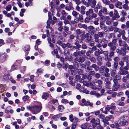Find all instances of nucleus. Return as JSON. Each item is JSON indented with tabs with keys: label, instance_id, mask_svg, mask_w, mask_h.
Here are the masks:
<instances>
[{
	"label": "nucleus",
	"instance_id": "nucleus-1",
	"mask_svg": "<svg viewBox=\"0 0 129 129\" xmlns=\"http://www.w3.org/2000/svg\"><path fill=\"white\" fill-rule=\"evenodd\" d=\"M42 108L41 106L35 105L32 107L31 112L34 114H35L40 112Z\"/></svg>",
	"mask_w": 129,
	"mask_h": 129
},
{
	"label": "nucleus",
	"instance_id": "nucleus-2",
	"mask_svg": "<svg viewBox=\"0 0 129 129\" xmlns=\"http://www.w3.org/2000/svg\"><path fill=\"white\" fill-rule=\"evenodd\" d=\"M109 47L110 50V51L109 52V56L110 57H111L114 55V51L116 49V46H112L111 45H109Z\"/></svg>",
	"mask_w": 129,
	"mask_h": 129
},
{
	"label": "nucleus",
	"instance_id": "nucleus-3",
	"mask_svg": "<svg viewBox=\"0 0 129 129\" xmlns=\"http://www.w3.org/2000/svg\"><path fill=\"white\" fill-rule=\"evenodd\" d=\"M91 122L92 123V126L94 128L97 125H100V120L99 118L95 119V118H93L91 120Z\"/></svg>",
	"mask_w": 129,
	"mask_h": 129
},
{
	"label": "nucleus",
	"instance_id": "nucleus-4",
	"mask_svg": "<svg viewBox=\"0 0 129 129\" xmlns=\"http://www.w3.org/2000/svg\"><path fill=\"white\" fill-rule=\"evenodd\" d=\"M86 51L85 50H82L81 51H76L73 53V55L77 57L78 56H81L85 53Z\"/></svg>",
	"mask_w": 129,
	"mask_h": 129
},
{
	"label": "nucleus",
	"instance_id": "nucleus-5",
	"mask_svg": "<svg viewBox=\"0 0 129 129\" xmlns=\"http://www.w3.org/2000/svg\"><path fill=\"white\" fill-rule=\"evenodd\" d=\"M88 4L87 6L88 7L90 5L92 8H94L95 7L96 2V0H88Z\"/></svg>",
	"mask_w": 129,
	"mask_h": 129
},
{
	"label": "nucleus",
	"instance_id": "nucleus-6",
	"mask_svg": "<svg viewBox=\"0 0 129 129\" xmlns=\"http://www.w3.org/2000/svg\"><path fill=\"white\" fill-rule=\"evenodd\" d=\"M119 71L118 72V73L121 75H125L128 73V72L123 69V68H120Z\"/></svg>",
	"mask_w": 129,
	"mask_h": 129
},
{
	"label": "nucleus",
	"instance_id": "nucleus-7",
	"mask_svg": "<svg viewBox=\"0 0 129 129\" xmlns=\"http://www.w3.org/2000/svg\"><path fill=\"white\" fill-rule=\"evenodd\" d=\"M119 45L120 46L126 47L127 45L126 43L124 41L119 40L118 41Z\"/></svg>",
	"mask_w": 129,
	"mask_h": 129
},
{
	"label": "nucleus",
	"instance_id": "nucleus-8",
	"mask_svg": "<svg viewBox=\"0 0 129 129\" xmlns=\"http://www.w3.org/2000/svg\"><path fill=\"white\" fill-rule=\"evenodd\" d=\"M119 124L121 126H125L128 125V122L127 121H121L119 120L118 121Z\"/></svg>",
	"mask_w": 129,
	"mask_h": 129
},
{
	"label": "nucleus",
	"instance_id": "nucleus-9",
	"mask_svg": "<svg viewBox=\"0 0 129 129\" xmlns=\"http://www.w3.org/2000/svg\"><path fill=\"white\" fill-rule=\"evenodd\" d=\"M93 38L94 39V42L98 43H99V37L97 34H95L93 36Z\"/></svg>",
	"mask_w": 129,
	"mask_h": 129
},
{
	"label": "nucleus",
	"instance_id": "nucleus-10",
	"mask_svg": "<svg viewBox=\"0 0 129 129\" xmlns=\"http://www.w3.org/2000/svg\"><path fill=\"white\" fill-rule=\"evenodd\" d=\"M75 60L79 62H84L85 60V58L82 56L80 57L79 58H76Z\"/></svg>",
	"mask_w": 129,
	"mask_h": 129
},
{
	"label": "nucleus",
	"instance_id": "nucleus-11",
	"mask_svg": "<svg viewBox=\"0 0 129 129\" xmlns=\"http://www.w3.org/2000/svg\"><path fill=\"white\" fill-rule=\"evenodd\" d=\"M106 87L108 89H110L111 88V83L110 81H106L105 84Z\"/></svg>",
	"mask_w": 129,
	"mask_h": 129
},
{
	"label": "nucleus",
	"instance_id": "nucleus-12",
	"mask_svg": "<svg viewBox=\"0 0 129 129\" xmlns=\"http://www.w3.org/2000/svg\"><path fill=\"white\" fill-rule=\"evenodd\" d=\"M126 49L125 48H122L121 49V54L123 56L125 55L126 53Z\"/></svg>",
	"mask_w": 129,
	"mask_h": 129
},
{
	"label": "nucleus",
	"instance_id": "nucleus-13",
	"mask_svg": "<svg viewBox=\"0 0 129 129\" xmlns=\"http://www.w3.org/2000/svg\"><path fill=\"white\" fill-rule=\"evenodd\" d=\"M63 55L65 56H67L70 54L69 49L66 48L64 49L63 52Z\"/></svg>",
	"mask_w": 129,
	"mask_h": 129
},
{
	"label": "nucleus",
	"instance_id": "nucleus-14",
	"mask_svg": "<svg viewBox=\"0 0 129 129\" xmlns=\"http://www.w3.org/2000/svg\"><path fill=\"white\" fill-rule=\"evenodd\" d=\"M117 38H116L113 39L112 41V42H110L108 44V46H109V45H112V46H115V45H113V44H115L117 42Z\"/></svg>",
	"mask_w": 129,
	"mask_h": 129
},
{
	"label": "nucleus",
	"instance_id": "nucleus-15",
	"mask_svg": "<svg viewBox=\"0 0 129 129\" xmlns=\"http://www.w3.org/2000/svg\"><path fill=\"white\" fill-rule=\"evenodd\" d=\"M119 87V85L118 84H113L112 86V90L113 91H116L118 89Z\"/></svg>",
	"mask_w": 129,
	"mask_h": 129
},
{
	"label": "nucleus",
	"instance_id": "nucleus-16",
	"mask_svg": "<svg viewBox=\"0 0 129 129\" xmlns=\"http://www.w3.org/2000/svg\"><path fill=\"white\" fill-rule=\"evenodd\" d=\"M128 119V117L127 116L125 115H123L121 117L119 120L121 121H127Z\"/></svg>",
	"mask_w": 129,
	"mask_h": 129
},
{
	"label": "nucleus",
	"instance_id": "nucleus-17",
	"mask_svg": "<svg viewBox=\"0 0 129 129\" xmlns=\"http://www.w3.org/2000/svg\"><path fill=\"white\" fill-rule=\"evenodd\" d=\"M97 34L100 38H102L104 37V35L105 34V33L104 31H102L99 32Z\"/></svg>",
	"mask_w": 129,
	"mask_h": 129
},
{
	"label": "nucleus",
	"instance_id": "nucleus-18",
	"mask_svg": "<svg viewBox=\"0 0 129 129\" xmlns=\"http://www.w3.org/2000/svg\"><path fill=\"white\" fill-rule=\"evenodd\" d=\"M78 26L79 28H83L84 29H86L87 27V25L84 24H82L81 23H79L78 24Z\"/></svg>",
	"mask_w": 129,
	"mask_h": 129
},
{
	"label": "nucleus",
	"instance_id": "nucleus-19",
	"mask_svg": "<svg viewBox=\"0 0 129 129\" xmlns=\"http://www.w3.org/2000/svg\"><path fill=\"white\" fill-rule=\"evenodd\" d=\"M93 13V10L90 9L88 10V11L86 12V14L87 16L89 15L90 14H92Z\"/></svg>",
	"mask_w": 129,
	"mask_h": 129
},
{
	"label": "nucleus",
	"instance_id": "nucleus-20",
	"mask_svg": "<svg viewBox=\"0 0 129 129\" xmlns=\"http://www.w3.org/2000/svg\"><path fill=\"white\" fill-rule=\"evenodd\" d=\"M91 68H93L96 71H98L99 70V67L95 64H93L91 66Z\"/></svg>",
	"mask_w": 129,
	"mask_h": 129
},
{
	"label": "nucleus",
	"instance_id": "nucleus-21",
	"mask_svg": "<svg viewBox=\"0 0 129 129\" xmlns=\"http://www.w3.org/2000/svg\"><path fill=\"white\" fill-rule=\"evenodd\" d=\"M91 88L93 89L96 90V89H100L102 88V86L100 85H98L96 86H93Z\"/></svg>",
	"mask_w": 129,
	"mask_h": 129
},
{
	"label": "nucleus",
	"instance_id": "nucleus-22",
	"mask_svg": "<svg viewBox=\"0 0 129 129\" xmlns=\"http://www.w3.org/2000/svg\"><path fill=\"white\" fill-rule=\"evenodd\" d=\"M101 11H102V12L104 14H107V8L105 7L102 8L100 10Z\"/></svg>",
	"mask_w": 129,
	"mask_h": 129
},
{
	"label": "nucleus",
	"instance_id": "nucleus-23",
	"mask_svg": "<svg viewBox=\"0 0 129 129\" xmlns=\"http://www.w3.org/2000/svg\"><path fill=\"white\" fill-rule=\"evenodd\" d=\"M114 14L117 18H118L120 17V16L116 10L114 9Z\"/></svg>",
	"mask_w": 129,
	"mask_h": 129
},
{
	"label": "nucleus",
	"instance_id": "nucleus-24",
	"mask_svg": "<svg viewBox=\"0 0 129 129\" xmlns=\"http://www.w3.org/2000/svg\"><path fill=\"white\" fill-rule=\"evenodd\" d=\"M93 105V104L92 103H90L89 102L87 101L85 102V103L84 104V105L85 106H88V105H89L90 106H91L92 107V105Z\"/></svg>",
	"mask_w": 129,
	"mask_h": 129
},
{
	"label": "nucleus",
	"instance_id": "nucleus-25",
	"mask_svg": "<svg viewBox=\"0 0 129 129\" xmlns=\"http://www.w3.org/2000/svg\"><path fill=\"white\" fill-rule=\"evenodd\" d=\"M123 60L125 61L129 60V56L126 55L122 58Z\"/></svg>",
	"mask_w": 129,
	"mask_h": 129
},
{
	"label": "nucleus",
	"instance_id": "nucleus-26",
	"mask_svg": "<svg viewBox=\"0 0 129 129\" xmlns=\"http://www.w3.org/2000/svg\"><path fill=\"white\" fill-rule=\"evenodd\" d=\"M114 33L117 32H118L119 33H121V30L117 27H114Z\"/></svg>",
	"mask_w": 129,
	"mask_h": 129
},
{
	"label": "nucleus",
	"instance_id": "nucleus-27",
	"mask_svg": "<svg viewBox=\"0 0 129 129\" xmlns=\"http://www.w3.org/2000/svg\"><path fill=\"white\" fill-rule=\"evenodd\" d=\"M99 21V18H95L93 22L94 24L96 25H98L99 24L98 22Z\"/></svg>",
	"mask_w": 129,
	"mask_h": 129
},
{
	"label": "nucleus",
	"instance_id": "nucleus-28",
	"mask_svg": "<svg viewBox=\"0 0 129 129\" xmlns=\"http://www.w3.org/2000/svg\"><path fill=\"white\" fill-rule=\"evenodd\" d=\"M48 93H45L42 96V98L43 99L46 100L48 96Z\"/></svg>",
	"mask_w": 129,
	"mask_h": 129
},
{
	"label": "nucleus",
	"instance_id": "nucleus-29",
	"mask_svg": "<svg viewBox=\"0 0 129 129\" xmlns=\"http://www.w3.org/2000/svg\"><path fill=\"white\" fill-rule=\"evenodd\" d=\"M122 5V3L121 2L118 1L115 4V6L116 7H118V6H121Z\"/></svg>",
	"mask_w": 129,
	"mask_h": 129
},
{
	"label": "nucleus",
	"instance_id": "nucleus-30",
	"mask_svg": "<svg viewBox=\"0 0 129 129\" xmlns=\"http://www.w3.org/2000/svg\"><path fill=\"white\" fill-rule=\"evenodd\" d=\"M116 73V70H112L110 73L111 76L112 77H114Z\"/></svg>",
	"mask_w": 129,
	"mask_h": 129
},
{
	"label": "nucleus",
	"instance_id": "nucleus-31",
	"mask_svg": "<svg viewBox=\"0 0 129 129\" xmlns=\"http://www.w3.org/2000/svg\"><path fill=\"white\" fill-rule=\"evenodd\" d=\"M115 105V103H112L110 105V109L113 110L115 109L116 108V106Z\"/></svg>",
	"mask_w": 129,
	"mask_h": 129
},
{
	"label": "nucleus",
	"instance_id": "nucleus-32",
	"mask_svg": "<svg viewBox=\"0 0 129 129\" xmlns=\"http://www.w3.org/2000/svg\"><path fill=\"white\" fill-rule=\"evenodd\" d=\"M12 8V6L11 5H9L6 7L5 9L7 11H10Z\"/></svg>",
	"mask_w": 129,
	"mask_h": 129
},
{
	"label": "nucleus",
	"instance_id": "nucleus-33",
	"mask_svg": "<svg viewBox=\"0 0 129 129\" xmlns=\"http://www.w3.org/2000/svg\"><path fill=\"white\" fill-rule=\"evenodd\" d=\"M92 46V47L91 48H89V50H90L93 53V51H95L97 50V48L96 46Z\"/></svg>",
	"mask_w": 129,
	"mask_h": 129
},
{
	"label": "nucleus",
	"instance_id": "nucleus-34",
	"mask_svg": "<svg viewBox=\"0 0 129 129\" xmlns=\"http://www.w3.org/2000/svg\"><path fill=\"white\" fill-rule=\"evenodd\" d=\"M7 56L6 55L2 54L1 56V58L2 59H3V61H5L6 60Z\"/></svg>",
	"mask_w": 129,
	"mask_h": 129
},
{
	"label": "nucleus",
	"instance_id": "nucleus-35",
	"mask_svg": "<svg viewBox=\"0 0 129 129\" xmlns=\"http://www.w3.org/2000/svg\"><path fill=\"white\" fill-rule=\"evenodd\" d=\"M74 9V8L72 6H66L65 7V9L68 11H70L71 10H73Z\"/></svg>",
	"mask_w": 129,
	"mask_h": 129
},
{
	"label": "nucleus",
	"instance_id": "nucleus-36",
	"mask_svg": "<svg viewBox=\"0 0 129 129\" xmlns=\"http://www.w3.org/2000/svg\"><path fill=\"white\" fill-rule=\"evenodd\" d=\"M121 75L119 74L118 73V74L115 76V77L118 80H121Z\"/></svg>",
	"mask_w": 129,
	"mask_h": 129
},
{
	"label": "nucleus",
	"instance_id": "nucleus-37",
	"mask_svg": "<svg viewBox=\"0 0 129 129\" xmlns=\"http://www.w3.org/2000/svg\"><path fill=\"white\" fill-rule=\"evenodd\" d=\"M92 40L91 37H90V38L86 39L85 41L87 43H88L89 42L91 41Z\"/></svg>",
	"mask_w": 129,
	"mask_h": 129
},
{
	"label": "nucleus",
	"instance_id": "nucleus-38",
	"mask_svg": "<svg viewBox=\"0 0 129 129\" xmlns=\"http://www.w3.org/2000/svg\"><path fill=\"white\" fill-rule=\"evenodd\" d=\"M58 110L60 112H62L64 109L63 106L62 105L59 106L58 107Z\"/></svg>",
	"mask_w": 129,
	"mask_h": 129
},
{
	"label": "nucleus",
	"instance_id": "nucleus-39",
	"mask_svg": "<svg viewBox=\"0 0 129 129\" xmlns=\"http://www.w3.org/2000/svg\"><path fill=\"white\" fill-rule=\"evenodd\" d=\"M92 69L90 66H88L85 69L86 71L87 72H88L90 70H92Z\"/></svg>",
	"mask_w": 129,
	"mask_h": 129
},
{
	"label": "nucleus",
	"instance_id": "nucleus-40",
	"mask_svg": "<svg viewBox=\"0 0 129 129\" xmlns=\"http://www.w3.org/2000/svg\"><path fill=\"white\" fill-rule=\"evenodd\" d=\"M87 44H88V45L89 46L92 47L94 45V42L92 40Z\"/></svg>",
	"mask_w": 129,
	"mask_h": 129
},
{
	"label": "nucleus",
	"instance_id": "nucleus-41",
	"mask_svg": "<svg viewBox=\"0 0 129 129\" xmlns=\"http://www.w3.org/2000/svg\"><path fill=\"white\" fill-rule=\"evenodd\" d=\"M92 52L91 50H90L89 49V50L86 52V55L87 56H89L91 53H92Z\"/></svg>",
	"mask_w": 129,
	"mask_h": 129
},
{
	"label": "nucleus",
	"instance_id": "nucleus-42",
	"mask_svg": "<svg viewBox=\"0 0 129 129\" xmlns=\"http://www.w3.org/2000/svg\"><path fill=\"white\" fill-rule=\"evenodd\" d=\"M87 124L85 123L82 125L81 126V127L82 129H86L87 128Z\"/></svg>",
	"mask_w": 129,
	"mask_h": 129
},
{
	"label": "nucleus",
	"instance_id": "nucleus-43",
	"mask_svg": "<svg viewBox=\"0 0 129 129\" xmlns=\"http://www.w3.org/2000/svg\"><path fill=\"white\" fill-rule=\"evenodd\" d=\"M77 72L79 75H82L83 74V72L82 70L79 69L77 70Z\"/></svg>",
	"mask_w": 129,
	"mask_h": 129
},
{
	"label": "nucleus",
	"instance_id": "nucleus-44",
	"mask_svg": "<svg viewBox=\"0 0 129 129\" xmlns=\"http://www.w3.org/2000/svg\"><path fill=\"white\" fill-rule=\"evenodd\" d=\"M118 65V62H114L113 64V68L114 69H116Z\"/></svg>",
	"mask_w": 129,
	"mask_h": 129
},
{
	"label": "nucleus",
	"instance_id": "nucleus-45",
	"mask_svg": "<svg viewBox=\"0 0 129 129\" xmlns=\"http://www.w3.org/2000/svg\"><path fill=\"white\" fill-rule=\"evenodd\" d=\"M29 98V96L27 95L24 96L23 98V100L24 101H25L26 100H28Z\"/></svg>",
	"mask_w": 129,
	"mask_h": 129
},
{
	"label": "nucleus",
	"instance_id": "nucleus-46",
	"mask_svg": "<svg viewBox=\"0 0 129 129\" xmlns=\"http://www.w3.org/2000/svg\"><path fill=\"white\" fill-rule=\"evenodd\" d=\"M17 67V66L14 64L12 66L11 70L12 71H13L16 69Z\"/></svg>",
	"mask_w": 129,
	"mask_h": 129
},
{
	"label": "nucleus",
	"instance_id": "nucleus-47",
	"mask_svg": "<svg viewBox=\"0 0 129 129\" xmlns=\"http://www.w3.org/2000/svg\"><path fill=\"white\" fill-rule=\"evenodd\" d=\"M51 53L52 54L54 55L55 54H58V51L57 49H55L54 51L51 52Z\"/></svg>",
	"mask_w": 129,
	"mask_h": 129
},
{
	"label": "nucleus",
	"instance_id": "nucleus-48",
	"mask_svg": "<svg viewBox=\"0 0 129 129\" xmlns=\"http://www.w3.org/2000/svg\"><path fill=\"white\" fill-rule=\"evenodd\" d=\"M99 41H100V42L101 43H102V41H103V42H104V43H107L108 42V41L104 39H99Z\"/></svg>",
	"mask_w": 129,
	"mask_h": 129
},
{
	"label": "nucleus",
	"instance_id": "nucleus-49",
	"mask_svg": "<svg viewBox=\"0 0 129 129\" xmlns=\"http://www.w3.org/2000/svg\"><path fill=\"white\" fill-rule=\"evenodd\" d=\"M95 83H98L99 84L98 85H100L102 84L103 83V82L101 80H99L96 81L95 82Z\"/></svg>",
	"mask_w": 129,
	"mask_h": 129
},
{
	"label": "nucleus",
	"instance_id": "nucleus-50",
	"mask_svg": "<svg viewBox=\"0 0 129 129\" xmlns=\"http://www.w3.org/2000/svg\"><path fill=\"white\" fill-rule=\"evenodd\" d=\"M61 102L62 103L66 104L68 103V101L67 99H63L61 101Z\"/></svg>",
	"mask_w": 129,
	"mask_h": 129
},
{
	"label": "nucleus",
	"instance_id": "nucleus-51",
	"mask_svg": "<svg viewBox=\"0 0 129 129\" xmlns=\"http://www.w3.org/2000/svg\"><path fill=\"white\" fill-rule=\"evenodd\" d=\"M25 49L26 51H28L30 49V46L28 45H26L25 46Z\"/></svg>",
	"mask_w": 129,
	"mask_h": 129
},
{
	"label": "nucleus",
	"instance_id": "nucleus-52",
	"mask_svg": "<svg viewBox=\"0 0 129 129\" xmlns=\"http://www.w3.org/2000/svg\"><path fill=\"white\" fill-rule=\"evenodd\" d=\"M95 7L98 9H101L102 8L101 4L100 3H98L96 6Z\"/></svg>",
	"mask_w": 129,
	"mask_h": 129
},
{
	"label": "nucleus",
	"instance_id": "nucleus-53",
	"mask_svg": "<svg viewBox=\"0 0 129 129\" xmlns=\"http://www.w3.org/2000/svg\"><path fill=\"white\" fill-rule=\"evenodd\" d=\"M106 65L108 67H110L111 66V63L109 61H108L106 62Z\"/></svg>",
	"mask_w": 129,
	"mask_h": 129
},
{
	"label": "nucleus",
	"instance_id": "nucleus-54",
	"mask_svg": "<svg viewBox=\"0 0 129 129\" xmlns=\"http://www.w3.org/2000/svg\"><path fill=\"white\" fill-rule=\"evenodd\" d=\"M114 27H113L111 25L109 26V31H112L114 29Z\"/></svg>",
	"mask_w": 129,
	"mask_h": 129
},
{
	"label": "nucleus",
	"instance_id": "nucleus-55",
	"mask_svg": "<svg viewBox=\"0 0 129 129\" xmlns=\"http://www.w3.org/2000/svg\"><path fill=\"white\" fill-rule=\"evenodd\" d=\"M76 33L77 36L80 35L81 33L80 29H77L76 31Z\"/></svg>",
	"mask_w": 129,
	"mask_h": 129
},
{
	"label": "nucleus",
	"instance_id": "nucleus-56",
	"mask_svg": "<svg viewBox=\"0 0 129 129\" xmlns=\"http://www.w3.org/2000/svg\"><path fill=\"white\" fill-rule=\"evenodd\" d=\"M122 80L124 82H126L127 81V79L126 76H123L122 78Z\"/></svg>",
	"mask_w": 129,
	"mask_h": 129
},
{
	"label": "nucleus",
	"instance_id": "nucleus-57",
	"mask_svg": "<svg viewBox=\"0 0 129 129\" xmlns=\"http://www.w3.org/2000/svg\"><path fill=\"white\" fill-rule=\"evenodd\" d=\"M119 65L121 66L120 68H121V67L123 68V66H124V62L123 61H120L119 62Z\"/></svg>",
	"mask_w": 129,
	"mask_h": 129
},
{
	"label": "nucleus",
	"instance_id": "nucleus-58",
	"mask_svg": "<svg viewBox=\"0 0 129 129\" xmlns=\"http://www.w3.org/2000/svg\"><path fill=\"white\" fill-rule=\"evenodd\" d=\"M61 13L62 15L67 16L68 15V13L65 12L64 10H63L62 11Z\"/></svg>",
	"mask_w": 129,
	"mask_h": 129
},
{
	"label": "nucleus",
	"instance_id": "nucleus-59",
	"mask_svg": "<svg viewBox=\"0 0 129 129\" xmlns=\"http://www.w3.org/2000/svg\"><path fill=\"white\" fill-rule=\"evenodd\" d=\"M35 76L33 75H31L30 76V80L32 82H34V78Z\"/></svg>",
	"mask_w": 129,
	"mask_h": 129
},
{
	"label": "nucleus",
	"instance_id": "nucleus-60",
	"mask_svg": "<svg viewBox=\"0 0 129 129\" xmlns=\"http://www.w3.org/2000/svg\"><path fill=\"white\" fill-rule=\"evenodd\" d=\"M77 124L76 123H73L72 124V126L71 128L72 129H75L77 125Z\"/></svg>",
	"mask_w": 129,
	"mask_h": 129
},
{
	"label": "nucleus",
	"instance_id": "nucleus-61",
	"mask_svg": "<svg viewBox=\"0 0 129 129\" xmlns=\"http://www.w3.org/2000/svg\"><path fill=\"white\" fill-rule=\"evenodd\" d=\"M42 70V69L41 68H40L37 70V73L38 75H39L41 73Z\"/></svg>",
	"mask_w": 129,
	"mask_h": 129
},
{
	"label": "nucleus",
	"instance_id": "nucleus-62",
	"mask_svg": "<svg viewBox=\"0 0 129 129\" xmlns=\"http://www.w3.org/2000/svg\"><path fill=\"white\" fill-rule=\"evenodd\" d=\"M121 13L124 17L127 14L125 12V11L124 10H122Z\"/></svg>",
	"mask_w": 129,
	"mask_h": 129
},
{
	"label": "nucleus",
	"instance_id": "nucleus-63",
	"mask_svg": "<svg viewBox=\"0 0 129 129\" xmlns=\"http://www.w3.org/2000/svg\"><path fill=\"white\" fill-rule=\"evenodd\" d=\"M125 103L124 102L121 101L119 102L118 104V105L119 106H122L124 105Z\"/></svg>",
	"mask_w": 129,
	"mask_h": 129
},
{
	"label": "nucleus",
	"instance_id": "nucleus-64",
	"mask_svg": "<svg viewBox=\"0 0 129 129\" xmlns=\"http://www.w3.org/2000/svg\"><path fill=\"white\" fill-rule=\"evenodd\" d=\"M113 59L115 62H117L119 61L120 59L118 57H115Z\"/></svg>",
	"mask_w": 129,
	"mask_h": 129
}]
</instances>
